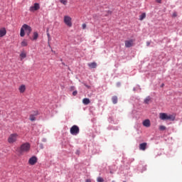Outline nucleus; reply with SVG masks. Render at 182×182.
Instances as JSON below:
<instances>
[{
    "label": "nucleus",
    "mask_w": 182,
    "mask_h": 182,
    "mask_svg": "<svg viewBox=\"0 0 182 182\" xmlns=\"http://www.w3.org/2000/svg\"><path fill=\"white\" fill-rule=\"evenodd\" d=\"M25 32L27 36H29L31 35V32H32V28L28 24H23L21 28L20 36H21V38L25 36Z\"/></svg>",
    "instance_id": "obj_1"
},
{
    "label": "nucleus",
    "mask_w": 182,
    "mask_h": 182,
    "mask_svg": "<svg viewBox=\"0 0 182 182\" xmlns=\"http://www.w3.org/2000/svg\"><path fill=\"white\" fill-rule=\"evenodd\" d=\"M31 150V144L28 142L22 144L21 146L17 149L19 154H23V153H28Z\"/></svg>",
    "instance_id": "obj_2"
},
{
    "label": "nucleus",
    "mask_w": 182,
    "mask_h": 182,
    "mask_svg": "<svg viewBox=\"0 0 182 182\" xmlns=\"http://www.w3.org/2000/svg\"><path fill=\"white\" fill-rule=\"evenodd\" d=\"M18 140H19V134H18V133L11 134L7 139L9 144H15Z\"/></svg>",
    "instance_id": "obj_3"
},
{
    "label": "nucleus",
    "mask_w": 182,
    "mask_h": 182,
    "mask_svg": "<svg viewBox=\"0 0 182 182\" xmlns=\"http://www.w3.org/2000/svg\"><path fill=\"white\" fill-rule=\"evenodd\" d=\"M159 119H161V120H171V122H174V120H176V115L161 112L159 114Z\"/></svg>",
    "instance_id": "obj_4"
},
{
    "label": "nucleus",
    "mask_w": 182,
    "mask_h": 182,
    "mask_svg": "<svg viewBox=\"0 0 182 182\" xmlns=\"http://www.w3.org/2000/svg\"><path fill=\"white\" fill-rule=\"evenodd\" d=\"M70 134H73V136H77L79 134V127L77 125H73L70 129Z\"/></svg>",
    "instance_id": "obj_5"
},
{
    "label": "nucleus",
    "mask_w": 182,
    "mask_h": 182,
    "mask_svg": "<svg viewBox=\"0 0 182 182\" xmlns=\"http://www.w3.org/2000/svg\"><path fill=\"white\" fill-rule=\"evenodd\" d=\"M64 23L67 25V26H69V28L72 27V18L69 16H64Z\"/></svg>",
    "instance_id": "obj_6"
},
{
    "label": "nucleus",
    "mask_w": 182,
    "mask_h": 182,
    "mask_svg": "<svg viewBox=\"0 0 182 182\" xmlns=\"http://www.w3.org/2000/svg\"><path fill=\"white\" fill-rule=\"evenodd\" d=\"M41 9V6L38 3H35L33 6H31L29 9L30 12H35Z\"/></svg>",
    "instance_id": "obj_7"
},
{
    "label": "nucleus",
    "mask_w": 182,
    "mask_h": 182,
    "mask_svg": "<svg viewBox=\"0 0 182 182\" xmlns=\"http://www.w3.org/2000/svg\"><path fill=\"white\" fill-rule=\"evenodd\" d=\"M134 46V40L130 39L125 41V48H132Z\"/></svg>",
    "instance_id": "obj_8"
},
{
    "label": "nucleus",
    "mask_w": 182,
    "mask_h": 182,
    "mask_svg": "<svg viewBox=\"0 0 182 182\" xmlns=\"http://www.w3.org/2000/svg\"><path fill=\"white\" fill-rule=\"evenodd\" d=\"M28 163L29 164H31V166H34V164H36V163H38V158H36V156H32L29 159Z\"/></svg>",
    "instance_id": "obj_9"
},
{
    "label": "nucleus",
    "mask_w": 182,
    "mask_h": 182,
    "mask_svg": "<svg viewBox=\"0 0 182 182\" xmlns=\"http://www.w3.org/2000/svg\"><path fill=\"white\" fill-rule=\"evenodd\" d=\"M38 114H39L38 111L34 112V114H30L29 120H31V122H35L36 120V117H35V116H38Z\"/></svg>",
    "instance_id": "obj_10"
},
{
    "label": "nucleus",
    "mask_w": 182,
    "mask_h": 182,
    "mask_svg": "<svg viewBox=\"0 0 182 182\" xmlns=\"http://www.w3.org/2000/svg\"><path fill=\"white\" fill-rule=\"evenodd\" d=\"M6 35V28H0V38H4Z\"/></svg>",
    "instance_id": "obj_11"
},
{
    "label": "nucleus",
    "mask_w": 182,
    "mask_h": 182,
    "mask_svg": "<svg viewBox=\"0 0 182 182\" xmlns=\"http://www.w3.org/2000/svg\"><path fill=\"white\" fill-rule=\"evenodd\" d=\"M146 149H147V143L144 142L139 144V150H142V151H144Z\"/></svg>",
    "instance_id": "obj_12"
},
{
    "label": "nucleus",
    "mask_w": 182,
    "mask_h": 182,
    "mask_svg": "<svg viewBox=\"0 0 182 182\" xmlns=\"http://www.w3.org/2000/svg\"><path fill=\"white\" fill-rule=\"evenodd\" d=\"M87 65L89 66V68H90V69H96V68H97V63L95 62L90 63L87 64Z\"/></svg>",
    "instance_id": "obj_13"
},
{
    "label": "nucleus",
    "mask_w": 182,
    "mask_h": 182,
    "mask_svg": "<svg viewBox=\"0 0 182 182\" xmlns=\"http://www.w3.org/2000/svg\"><path fill=\"white\" fill-rule=\"evenodd\" d=\"M18 90H19L20 93H25V90H26V87L25 86V85H21L18 87Z\"/></svg>",
    "instance_id": "obj_14"
},
{
    "label": "nucleus",
    "mask_w": 182,
    "mask_h": 182,
    "mask_svg": "<svg viewBox=\"0 0 182 182\" xmlns=\"http://www.w3.org/2000/svg\"><path fill=\"white\" fill-rule=\"evenodd\" d=\"M150 119H145L143 122V126H144L145 127H150Z\"/></svg>",
    "instance_id": "obj_15"
},
{
    "label": "nucleus",
    "mask_w": 182,
    "mask_h": 182,
    "mask_svg": "<svg viewBox=\"0 0 182 182\" xmlns=\"http://www.w3.org/2000/svg\"><path fill=\"white\" fill-rule=\"evenodd\" d=\"M82 103L83 105H87L90 103V100H89V98H84L82 100Z\"/></svg>",
    "instance_id": "obj_16"
},
{
    "label": "nucleus",
    "mask_w": 182,
    "mask_h": 182,
    "mask_svg": "<svg viewBox=\"0 0 182 182\" xmlns=\"http://www.w3.org/2000/svg\"><path fill=\"white\" fill-rule=\"evenodd\" d=\"M150 100H151V97H150V96H148L145 98L144 103H145V105H149V103H150Z\"/></svg>",
    "instance_id": "obj_17"
},
{
    "label": "nucleus",
    "mask_w": 182,
    "mask_h": 182,
    "mask_svg": "<svg viewBox=\"0 0 182 182\" xmlns=\"http://www.w3.org/2000/svg\"><path fill=\"white\" fill-rule=\"evenodd\" d=\"M21 46L25 47V46H28V40H23L21 43Z\"/></svg>",
    "instance_id": "obj_18"
},
{
    "label": "nucleus",
    "mask_w": 182,
    "mask_h": 182,
    "mask_svg": "<svg viewBox=\"0 0 182 182\" xmlns=\"http://www.w3.org/2000/svg\"><path fill=\"white\" fill-rule=\"evenodd\" d=\"M112 101L114 105H116L117 103V96H113Z\"/></svg>",
    "instance_id": "obj_19"
},
{
    "label": "nucleus",
    "mask_w": 182,
    "mask_h": 182,
    "mask_svg": "<svg viewBox=\"0 0 182 182\" xmlns=\"http://www.w3.org/2000/svg\"><path fill=\"white\" fill-rule=\"evenodd\" d=\"M146 18V13L141 14V15L139 16V21H143Z\"/></svg>",
    "instance_id": "obj_20"
},
{
    "label": "nucleus",
    "mask_w": 182,
    "mask_h": 182,
    "mask_svg": "<svg viewBox=\"0 0 182 182\" xmlns=\"http://www.w3.org/2000/svg\"><path fill=\"white\" fill-rule=\"evenodd\" d=\"M20 57H21V60H22V59H25V58H26V53L22 52V53L20 54Z\"/></svg>",
    "instance_id": "obj_21"
},
{
    "label": "nucleus",
    "mask_w": 182,
    "mask_h": 182,
    "mask_svg": "<svg viewBox=\"0 0 182 182\" xmlns=\"http://www.w3.org/2000/svg\"><path fill=\"white\" fill-rule=\"evenodd\" d=\"M166 129L167 128L164 125L159 126V130H161V132H164V130H166Z\"/></svg>",
    "instance_id": "obj_22"
},
{
    "label": "nucleus",
    "mask_w": 182,
    "mask_h": 182,
    "mask_svg": "<svg viewBox=\"0 0 182 182\" xmlns=\"http://www.w3.org/2000/svg\"><path fill=\"white\" fill-rule=\"evenodd\" d=\"M39 36V35L38 34L37 32H34L33 33V40L36 41V39H38V37Z\"/></svg>",
    "instance_id": "obj_23"
},
{
    "label": "nucleus",
    "mask_w": 182,
    "mask_h": 182,
    "mask_svg": "<svg viewBox=\"0 0 182 182\" xmlns=\"http://www.w3.org/2000/svg\"><path fill=\"white\" fill-rule=\"evenodd\" d=\"M60 4H63V5H67L68 4V0H60Z\"/></svg>",
    "instance_id": "obj_24"
},
{
    "label": "nucleus",
    "mask_w": 182,
    "mask_h": 182,
    "mask_svg": "<svg viewBox=\"0 0 182 182\" xmlns=\"http://www.w3.org/2000/svg\"><path fill=\"white\" fill-rule=\"evenodd\" d=\"M97 182H105V179H103V178H102V177H98L97 178Z\"/></svg>",
    "instance_id": "obj_25"
},
{
    "label": "nucleus",
    "mask_w": 182,
    "mask_h": 182,
    "mask_svg": "<svg viewBox=\"0 0 182 182\" xmlns=\"http://www.w3.org/2000/svg\"><path fill=\"white\" fill-rule=\"evenodd\" d=\"M82 29H86V23H83L82 25Z\"/></svg>",
    "instance_id": "obj_26"
},
{
    "label": "nucleus",
    "mask_w": 182,
    "mask_h": 182,
    "mask_svg": "<svg viewBox=\"0 0 182 182\" xmlns=\"http://www.w3.org/2000/svg\"><path fill=\"white\" fill-rule=\"evenodd\" d=\"M76 95H77V91H73V95L76 96Z\"/></svg>",
    "instance_id": "obj_27"
},
{
    "label": "nucleus",
    "mask_w": 182,
    "mask_h": 182,
    "mask_svg": "<svg viewBox=\"0 0 182 182\" xmlns=\"http://www.w3.org/2000/svg\"><path fill=\"white\" fill-rule=\"evenodd\" d=\"M173 18H176V16H177V13H176V12L173 13Z\"/></svg>",
    "instance_id": "obj_28"
},
{
    "label": "nucleus",
    "mask_w": 182,
    "mask_h": 182,
    "mask_svg": "<svg viewBox=\"0 0 182 182\" xmlns=\"http://www.w3.org/2000/svg\"><path fill=\"white\" fill-rule=\"evenodd\" d=\"M85 182H92V180L91 179H86Z\"/></svg>",
    "instance_id": "obj_29"
},
{
    "label": "nucleus",
    "mask_w": 182,
    "mask_h": 182,
    "mask_svg": "<svg viewBox=\"0 0 182 182\" xmlns=\"http://www.w3.org/2000/svg\"><path fill=\"white\" fill-rule=\"evenodd\" d=\"M156 2H158V4H161V0H156Z\"/></svg>",
    "instance_id": "obj_30"
},
{
    "label": "nucleus",
    "mask_w": 182,
    "mask_h": 182,
    "mask_svg": "<svg viewBox=\"0 0 182 182\" xmlns=\"http://www.w3.org/2000/svg\"><path fill=\"white\" fill-rule=\"evenodd\" d=\"M85 86L86 87H87L88 89L90 88V86H89V85H86V84H85Z\"/></svg>",
    "instance_id": "obj_31"
},
{
    "label": "nucleus",
    "mask_w": 182,
    "mask_h": 182,
    "mask_svg": "<svg viewBox=\"0 0 182 182\" xmlns=\"http://www.w3.org/2000/svg\"><path fill=\"white\" fill-rule=\"evenodd\" d=\"M146 46H150V42L146 43Z\"/></svg>",
    "instance_id": "obj_32"
},
{
    "label": "nucleus",
    "mask_w": 182,
    "mask_h": 182,
    "mask_svg": "<svg viewBox=\"0 0 182 182\" xmlns=\"http://www.w3.org/2000/svg\"><path fill=\"white\" fill-rule=\"evenodd\" d=\"M47 36H48V38H50V35L49 33H47Z\"/></svg>",
    "instance_id": "obj_33"
},
{
    "label": "nucleus",
    "mask_w": 182,
    "mask_h": 182,
    "mask_svg": "<svg viewBox=\"0 0 182 182\" xmlns=\"http://www.w3.org/2000/svg\"><path fill=\"white\" fill-rule=\"evenodd\" d=\"M108 14H112V11H108Z\"/></svg>",
    "instance_id": "obj_34"
},
{
    "label": "nucleus",
    "mask_w": 182,
    "mask_h": 182,
    "mask_svg": "<svg viewBox=\"0 0 182 182\" xmlns=\"http://www.w3.org/2000/svg\"><path fill=\"white\" fill-rule=\"evenodd\" d=\"M164 86V84H162L161 87H163Z\"/></svg>",
    "instance_id": "obj_35"
},
{
    "label": "nucleus",
    "mask_w": 182,
    "mask_h": 182,
    "mask_svg": "<svg viewBox=\"0 0 182 182\" xmlns=\"http://www.w3.org/2000/svg\"><path fill=\"white\" fill-rule=\"evenodd\" d=\"M123 182H126V181H124Z\"/></svg>",
    "instance_id": "obj_36"
}]
</instances>
